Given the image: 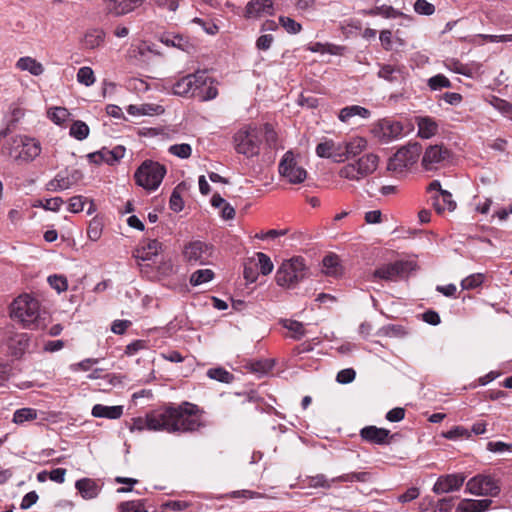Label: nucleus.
Segmentation results:
<instances>
[{
  "instance_id": "f257e3e1",
  "label": "nucleus",
  "mask_w": 512,
  "mask_h": 512,
  "mask_svg": "<svg viewBox=\"0 0 512 512\" xmlns=\"http://www.w3.org/2000/svg\"><path fill=\"white\" fill-rule=\"evenodd\" d=\"M309 275L310 271L305 260L295 256L282 262L276 271L275 281L282 288L294 289Z\"/></svg>"
},
{
  "instance_id": "f03ea898",
  "label": "nucleus",
  "mask_w": 512,
  "mask_h": 512,
  "mask_svg": "<svg viewBox=\"0 0 512 512\" xmlns=\"http://www.w3.org/2000/svg\"><path fill=\"white\" fill-rule=\"evenodd\" d=\"M10 315L25 328H37L41 318L40 303L28 294L20 295L12 302Z\"/></svg>"
},
{
  "instance_id": "7ed1b4c3",
  "label": "nucleus",
  "mask_w": 512,
  "mask_h": 512,
  "mask_svg": "<svg viewBox=\"0 0 512 512\" xmlns=\"http://www.w3.org/2000/svg\"><path fill=\"white\" fill-rule=\"evenodd\" d=\"M174 411V433L195 432L204 426L201 420V411L197 405L190 402L174 404Z\"/></svg>"
},
{
  "instance_id": "20e7f679",
  "label": "nucleus",
  "mask_w": 512,
  "mask_h": 512,
  "mask_svg": "<svg viewBox=\"0 0 512 512\" xmlns=\"http://www.w3.org/2000/svg\"><path fill=\"white\" fill-rule=\"evenodd\" d=\"M262 137V129L252 125L244 126L233 137L236 152L248 158L257 156L260 152Z\"/></svg>"
},
{
  "instance_id": "39448f33",
  "label": "nucleus",
  "mask_w": 512,
  "mask_h": 512,
  "mask_svg": "<svg viewBox=\"0 0 512 512\" xmlns=\"http://www.w3.org/2000/svg\"><path fill=\"white\" fill-rule=\"evenodd\" d=\"M166 172V167L159 162L145 160L137 168L134 178L138 186L154 191L160 186Z\"/></svg>"
},
{
  "instance_id": "423d86ee",
  "label": "nucleus",
  "mask_w": 512,
  "mask_h": 512,
  "mask_svg": "<svg viewBox=\"0 0 512 512\" xmlns=\"http://www.w3.org/2000/svg\"><path fill=\"white\" fill-rule=\"evenodd\" d=\"M379 164V157L374 153H367L357 161L343 166L338 175L350 181H360L361 179L373 174Z\"/></svg>"
},
{
  "instance_id": "0eeeda50",
  "label": "nucleus",
  "mask_w": 512,
  "mask_h": 512,
  "mask_svg": "<svg viewBox=\"0 0 512 512\" xmlns=\"http://www.w3.org/2000/svg\"><path fill=\"white\" fill-rule=\"evenodd\" d=\"M10 157L25 162L33 161L41 153L38 141L27 136L17 135L11 138V142L4 146Z\"/></svg>"
},
{
  "instance_id": "6e6552de",
  "label": "nucleus",
  "mask_w": 512,
  "mask_h": 512,
  "mask_svg": "<svg viewBox=\"0 0 512 512\" xmlns=\"http://www.w3.org/2000/svg\"><path fill=\"white\" fill-rule=\"evenodd\" d=\"M422 152V146L418 142H410L401 147L393 157L389 159L387 169L394 172H403L406 168L415 164Z\"/></svg>"
},
{
  "instance_id": "1a4fd4ad",
  "label": "nucleus",
  "mask_w": 512,
  "mask_h": 512,
  "mask_svg": "<svg viewBox=\"0 0 512 512\" xmlns=\"http://www.w3.org/2000/svg\"><path fill=\"white\" fill-rule=\"evenodd\" d=\"M174 404L160 406L149 412L150 431L174 433Z\"/></svg>"
},
{
  "instance_id": "9d476101",
  "label": "nucleus",
  "mask_w": 512,
  "mask_h": 512,
  "mask_svg": "<svg viewBox=\"0 0 512 512\" xmlns=\"http://www.w3.org/2000/svg\"><path fill=\"white\" fill-rule=\"evenodd\" d=\"M466 490L474 495L495 497L500 493V486L493 476L478 474L468 480Z\"/></svg>"
},
{
  "instance_id": "9b49d317",
  "label": "nucleus",
  "mask_w": 512,
  "mask_h": 512,
  "mask_svg": "<svg viewBox=\"0 0 512 512\" xmlns=\"http://www.w3.org/2000/svg\"><path fill=\"white\" fill-rule=\"evenodd\" d=\"M279 174L291 184H300L307 178V171L298 165L292 151H287L278 166Z\"/></svg>"
},
{
  "instance_id": "f8f14e48",
  "label": "nucleus",
  "mask_w": 512,
  "mask_h": 512,
  "mask_svg": "<svg viewBox=\"0 0 512 512\" xmlns=\"http://www.w3.org/2000/svg\"><path fill=\"white\" fill-rule=\"evenodd\" d=\"M205 79L206 71H197L194 74L186 75L173 85V93L183 97H196V92L205 84Z\"/></svg>"
},
{
  "instance_id": "ddd939ff",
  "label": "nucleus",
  "mask_w": 512,
  "mask_h": 512,
  "mask_svg": "<svg viewBox=\"0 0 512 512\" xmlns=\"http://www.w3.org/2000/svg\"><path fill=\"white\" fill-rule=\"evenodd\" d=\"M371 132L381 143H389L402 135L403 126L398 121L382 119L373 126Z\"/></svg>"
},
{
  "instance_id": "4468645a",
  "label": "nucleus",
  "mask_w": 512,
  "mask_h": 512,
  "mask_svg": "<svg viewBox=\"0 0 512 512\" xmlns=\"http://www.w3.org/2000/svg\"><path fill=\"white\" fill-rule=\"evenodd\" d=\"M413 267L414 264L410 261H396L394 263L384 264L374 270L372 278L393 281L397 277H402L407 274Z\"/></svg>"
},
{
  "instance_id": "2eb2a0df",
  "label": "nucleus",
  "mask_w": 512,
  "mask_h": 512,
  "mask_svg": "<svg viewBox=\"0 0 512 512\" xmlns=\"http://www.w3.org/2000/svg\"><path fill=\"white\" fill-rule=\"evenodd\" d=\"M452 156L451 151L444 145L436 144L430 145L426 148L423 158L422 166L426 170H432L437 168L438 165L445 164L450 161Z\"/></svg>"
},
{
  "instance_id": "dca6fc26",
  "label": "nucleus",
  "mask_w": 512,
  "mask_h": 512,
  "mask_svg": "<svg viewBox=\"0 0 512 512\" xmlns=\"http://www.w3.org/2000/svg\"><path fill=\"white\" fill-rule=\"evenodd\" d=\"M465 479L466 477L462 473L441 475L434 483L432 491L438 495L458 491L463 486Z\"/></svg>"
},
{
  "instance_id": "f3484780",
  "label": "nucleus",
  "mask_w": 512,
  "mask_h": 512,
  "mask_svg": "<svg viewBox=\"0 0 512 512\" xmlns=\"http://www.w3.org/2000/svg\"><path fill=\"white\" fill-rule=\"evenodd\" d=\"M145 0H103L104 10L113 16H123L140 7Z\"/></svg>"
},
{
  "instance_id": "a211bd4d",
  "label": "nucleus",
  "mask_w": 512,
  "mask_h": 512,
  "mask_svg": "<svg viewBox=\"0 0 512 512\" xmlns=\"http://www.w3.org/2000/svg\"><path fill=\"white\" fill-rule=\"evenodd\" d=\"M185 259L191 264H205L211 256L208 245L201 241H194L185 246L183 251Z\"/></svg>"
},
{
  "instance_id": "6ab92c4d",
  "label": "nucleus",
  "mask_w": 512,
  "mask_h": 512,
  "mask_svg": "<svg viewBox=\"0 0 512 512\" xmlns=\"http://www.w3.org/2000/svg\"><path fill=\"white\" fill-rule=\"evenodd\" d=\"M275 14L272 0H251L245 7L244 17L247 19H257Z\"/></svg>"
},
{
  "instance_id": "aec40b11",
  "label": "nucleus",
  "mask_w": 512,
  "mask_h": 512,
  "mask_svg": "<svg viewBox=\"0 0 512 512\" xmlns=\"http://www.w3.org/2000/svg\"><path fill=\"white\" fill-rule=\"evenodd\" d=\"M163 250V245L156 239L144 240L134 251L133 256L141 261H153Z\"/></svg>"
},
{
  "instance_id": "412c9836",
  "label": "nucleus",
  "mask_w": 512,
  "mask_h": 512,
  "mask_svg": "<svg viewBox=\"0 0 512 512\" xmlns=\"http://www.w3.org/2000/svg\"><path fill=\"white\" fill-rule=\"evenodd\" d=\"M377 76L392 84H402L406 79V69L400 65L383 64Z\"/></svg>"
},
{
  "instance_id": "4be33fe9",
  "label": "nucleus",
  "mask_w": 512,
  "mask_h": 512,
  "mask_svg": "<svg viewBox=\"0 0 512 512\" xmlns=\"http://www.w3.org/2000/svg\"><path fill=\"white\" fill-rule=\"evenodd\" d=\"M389 434V430L376 426H366L360 431V436L363 440L377 445L388 443Z\"/></svg>"
},
{
  "instance_id": "5701e85b",
  "label": "nucleus",
  "mask_w": 512,
  "mask_h": 512,
  "mask_svg": "<svg viewBox=\"0 0 512 512\" xmlns=\"http://www.w3.org/2000/svg\"><path fill=\"white\" fill-rule=\"evenodd\" d=\"M75 488L80 493L82 498L86 500L96 498L100 491L101 486L96 482V480L91 478H82L76 481Z\"/></svg>"
},
{
  "instance_id": "b1692460",
  "label": "nucleus",
  "mask_w": 512,
  "mask_h": 512,
  "mask_svg": "<svg viewBox=\"0 0 512 512\" xmlns=\"http://www.w3.org/2000/svg\"><path fill=\"white\" fill-rule=\"evenodd\" d=\"M492 504V500L490 499H463L458 504L456 511L457 512H484L486 511L490 505Z\"/></svg>"
},
{
  "instance_id": "393cba45",
  "label": "nucleus",
  "mask_w": 512,
  "mask_h": 512,
  "mask_svg": "<svg viewBox=\"0 0 512 512\" xmlns=\"http://www.w3.org/2000/svg\"><path fill=\"white\" fill-rule=\"evenodd\" d=\"M92 416L96 418L119 419L123 414V406H105L96 404L91 411Z\"/></svg>"
},
{
  "instance_id": "a878e982",
  "label": "nucleus",
  "mask_w": 512,
  "mask_h": 512,
  "mask_svg": "<svg viewBox=\"0 0 512 512\" xmlns=\"http://www.w3.org/2000/svg\"><path fill=\"white\" fill-rule=\"evenodd\" d=\"M433 206L440 214L444 211H453L456 208V202L452 199V194L447 190H441V193L433 197Z\"/></svg>"
},
{
  "instance_id": "bb28decb",
  "label": "nucleus",
  "mask_w": 512,
  "mask_h": 512,
  "mask_svg": "<svg viewBox=\"0 0 512 512\" xmlns=\"http://www.w3.org/2000/svg\"><path fill=\"white\" fill-rule=\"evenodd\" d=\"M370 115L371 112L367 108L359 105H351L342 108L339 112L338 118L341 122L347 123L351 118L355 116L367 119L370 117Z\"/></svg>"
},
{
  "instance_id": "cd10ccee",
  "label": "nucleus",
  "mask_w": 512,
  "mask_h": 512,
  "mask_svg": "<svg viewBox=\"0 0 512 512\" xmlns=\"http://www.w3.org/2000/svg\"><path fill=\"white\" fill-rule=\"evenodd\" d=\"M16 68L21 71H28L34 76H39L44 72L43 65L29 56L19 58L16 62Z\"/></svg>"
},
{
  "instance_id": "c85d7f7f",
  "label": "nucleus",
  "mask_w": 512,
  "mask_h": 512,
  "mask_svg": "<svg viewBox=\"0 0 512 512\" xmlns=\"http://www.w3.org/2000/svg\"><path fill=\"white\" fill-rule=\"evenodd\" d=\"M367 147V140L363 137H354L344 142L346 159L360 155Z\"/></svg>"
},
{
  "instance_id": "c756f323",
  "label": "nucleus",
  "mask_w": 512,
  "mask_h": 512,
  "mask_svg": "<svg viewBox=\"0 0 512 512\" xmlns=\"http://www.w3.org/2000/svg\"><path fill=\"white\" fill-rule=\"evenodd\" d=\"M418 135L421 138L429 139L438 131L437 123L430 117H421L417 121Z\"/></svg>"
},
{
  "instance_id": "7c9ffc66",
  "label": "nucleus",
  "mask_w": 512,
  "mask_h": 512,
  "mask_svg": "<svg viewBox=\"0 0 512 512\" xmlns=\"http://www.w3.org/2000/svg\"><path fill=\"white\" fill-rule=\"evenodd\" d=\"M205 84L196 92V98L200 101H209L217 97L218 90L215 86L214 80L206 74Z\"/></svg>"
},
{
  "instance_id": "2f4dec72",
  "label": "nucleus",
  "mask_w": 512,
  "mask_h": 512,
  "mask_svg": "<svg viewBox=\"0 0 512 512\" xmlns=\"http://www.w3.org/2000/svg\"><path fill=\"white\" fill-rule=\"evenodd\" d=\"M29 346V337L25 333L15 335L10 341L13 355L21 356Z\"/></svg>"
},
{
  "instance_id": "473e14b6",
  "label": "nucleus",
  "mask_w": 512,
  "mask_h": 512,
  "mask_svg": "<svg viewBox=\"0 0 512 512\" xmlns=\"http://www.w3.org/2000/svg\"><path fill=\"white\" fill-rule=\"evenodd\" d=\"M38 417V412L33 408H21L17 409L13 414V423L22 425L25 422H30Z\"/></svg>"
},
{
  "instance_id": "72a5a7b5",
  "label": "nucleus",
  "mask_w": 512,
  "mask_h": 512,
  "mask_svg": "<svg viewBox=\"0 0 512 512\" xmlns=\"http://www.w3.org/2000/svg\"><path fill=\"white\" fill-rule=\"evenodd\" d=\"M282 326L289 330L292 334L291 337L295 340H300L305 335V328L301 322L291 319H282L280 321Z\"/></svg>"
},
{
  "instance_id": "f704fd0d",
  "label": "nucleus",
  "mask_w": 512,
  "mask_h": 512,
  "mask_svg": "<svg viewBox=\"0 0 512 512\" xmlns=\"http://www.w3.org/2000/svg\"><path fill=\"white\" fill-rule=\"evenodd\" d=\"M373 476L369 472H352L343 474L341 476H338L336 478H333L332 481H339V482H370L372 480Z\"/></svg>"
},
{
  "instance_id": "c9c22d12",
  "label": "nucleus",
  "mask_w": 512,
  "mask_h": 512,
  "mask_svg": "<svg viewBox=\"0 0 512 512\" xmlns=\"http://www.w3.org/2000/svg\"><path fill=\"white\" fill-rule=\"evenodd\" d=\"M104 32L102 30H92L85 34L84 45L86 48L94 49L100 46L104 41Z\"/></svg>"
},
{
  "instance_id": "e433bc0d",
  "label": "nucleus",
  "mask_w": 512,
  "mask_h": 512,
  "mask_svg": "<svg viewBox=\"0 0 512 512\" xmlns=\"http://www.w3.org/2000/svg\"><path fill=\"white\" fill-rule=\"evenodd\" d=\"M213 277L214 272L211 269H199L192 273L190 277V284L192 286H198L211 281Z\"/></svg>"
},
{
  "instance_id": "4c0bfd02",
  "label": "nucleus",
  "mask_w": 512,
  "mask_h": 512,
  "mask_svg": "<svg viewBox=\"0 0 512 512\" xmlns=\"http://www.w3.org/2000/svg\"><path fill=\"white\" fill-rule=\"evenodd\" d=\"M89 131L88 125L80 120L74 121L70 127V135L79 141L86 139Z\"/></svg>"
},
{
  "instance_id": "58836bf2",
  "label": "nucleus",
  "mask_w": 512,
  "mask_h": 512,
  "mask_svg": "<svg viewBox=\"0 0 512 512\" xmlns=\"http://www.w3.org/2000/svg\"><path fill=\"white\" fill-rule=\"evenodd\" d=\"M207 376L221 383H230L234 378L233 374L221 367L209 369Z\"/></svg>"
},
{
  "instance_id": "ea45409f",
  "label": "nucleus",
  "mask_w": 512,
  "mask_h": 512,
  "mask_svg": "<svg viewBox=\"0 0 512 512\" xmlns=\"http://www.w3.org/2000/svg\"><path fill=\"white\" fill-rule=\"evenodd\" d=\"M255 257L258 260L255 265L258 266L263 275H268L273 271L274 265L268 255L263 252H257Z\"/></svg>"
},
{
  "instance_id": "a19ab883",
  "label": "nucleus",
  "mask_w": 512,
  "mask_h": 512,
  "mask_svg": "<svg viewBox=\"0 0 512 512\" xmlns=\"http://www.w3.org/2000/svg\"><path fill=\"white\" fill-rule=\"evenodd\" d=\"M323 266L325 273L331 276H336L339 273V259L335 254H330L324 257Z\"/></svg>"
},
{
  "instance_id": "79ce46f5",
  "label": "nucleus",
  "mask_w": 512,
  "mask_h": 512,
  "mask_svg": "<svg viewBox=\"0 0 512 512\" xmlns=\"http://www.w3.org/2000/svg\"><path fill=\"white\" fill-rule=\"evenodd\" d=\"M168 152L178 158L187 159L192 154V147L187 143L174 144L168 148Z\"/></svg>"
},
{
  "instance_id": "37998d69",
  "label": "nucleus",
  "mask_w": 512,
  "mask_h": 512,
  "mask_svg": "<svg viewBox=\"0 0 512 512\" xmlns=\"http://www.w3.org/2000/svg\"><path fill=\"white\" fill-rule=\"evenodd\" d=\"M77 81L87 87L93 85L95 82L93 70L88 66L81 67L77 72Z\"/></svg>"
},
{
  "instance_id": "c03bdc74",
  "label": "nucleus",
  "mask_w": 512,
  "mask_h": 512,
  "mask_svg": "<svg viewBox=\"0 0 512 512\" xmlns=\"http://www.w3.org/2000/svg\"><path fill=\"white\" fill-rule=\"evenodd\" d=\"M279 23L289 34H297L302 30V25L290 17L280 16Z\"/></svg>"
},
{
  "instance_id": "a18cd8bd",
  "label": "nucleus",
  "mask_w": 512,
  "mask_h": 512,
  "mask_svg": "<svg viewBox=\"0 0 512 512\" xmlns=\"http://www.w3.org/2000/svg\"><path fill=\"white\" fill-rule=\"evenodd\" d=\"M484 281V275L481 273H475L467 276L462 280L461 286L465 290H471L479 287Z\"/></svg>"
},
{
  "instance_id": "49530a36",
  "label": "nucleus",
  "mask_w": 512,
  "mask_h": 512,
  "mask_svg": "<svg viewBox=\"0 0 512 512\" xmlns=\"http://www.w3.org/2000/svg\"><path fill=\"white\" fill-rule=\"evenodd\" d=\"M69 115L68 110L64 107H55L48 111L49 118L57 125L64 123Z\"/></svg>"
},
{
  "instance_id": "de8ad7c7",
  "label": "nucleus",
  "mask_w": 512,
  "mask_h": 512,
  "mask_svg": "<svg viewBox=\"0 0 512 512\" xmlns=\"http://www.w3.org/2000/svg\"><path fill=\"white\" fill-rule=\"evenodd\" d=\"M428 86L431 90H439L451 87V82L446 76L437 74L428 80Z\"/></svg>"
},
{
  "instance_id": "09e8293b",
  "label": "nucleus",
  "mask_w": 512,
  "mask_h": 512,
  "mask_svg": "<svg viewBox=\"0 0 512 512\" xmlns=\"http://www.w3.org/2000/svg\"><path fill=\"white\" fill-rule=\"evenodd\" d=\"M125 147L122 145H117L113 149H105L104 154H106L108 158V164L113 165L115 162L122 159L125 155Z\"/></svg>"
},
{
  "instance_id": "8fccbe9b",
  "label": "nucleus",
  "mask_w": 512,
  "mask_h": 512,
  "mask_svg": "<svg viewBox=\"0 0 512 512\" xmlns=\"http://www.w3.org/2000/svg\"><path fill=\"white\" fill-rule=\"evenodd\" d=\"M333 482L334 481H332V479L331 480L327 479L326 476L323 474L311 476V477H308V479H307L308 486L313 487V488H318V487L330 488L331 484Z\"/></svg>"
},
{
  "instance_id": "3c124183",
  "label": "nucleus",
  "mask_w": 512,
  "mask_h": 512,
  "mask_svg": "<svg viewBox=\"0 0 512 512\" xmlns=\"http://www.w3.org/2000/svg\"><path fill=\"white\" fill-rule=\"evenodd\" d=\"M48 283L58 293L66 291L68 289L67 279L62 275H51L48 277Z\"/></svg>"
},
{
  "instance_id": "603ef678",
  "label": "nucleus",
  "mask_w": 512,
  "mask_h": 512,
  "mask_svg": "<svg viewBox=\"0 0 512 512\" xmlns=\"http://www.w3.org/2000/svg\"><path fill=\"white\" fill-rule=\"evenodd\" d=\"M487 450L492 453L512 452V443L502 441H490L487 443Z\"/></svg>"
},
{
  "instance_id": "864d4df0",
  "label": "nucleus",
  "mask_w": 512,
  "mask_h": 512,
  "mask_svg": "<svg viewBox=\"0 0 512 512\" xmlns=\"http://www.w3.org/2000/svg\"><path fill=\"white\" fill-rule=\"evenodd\" d=\"M414 10L420 15H432L435 12V6L427 0H417L414 4Z\"/></svg>"
},
{
  "instance_id": "5fc2aeb1",
  "label": "nucleus",
  "mask_w": 512,
  "mask_h": 512,
  "mask_svg": "<svg viewBox=\"0 0 512 512\" xmlns=\"http://www.w3.org/2000/svg\"><path fill=\"white\" fill-rule=\"evenodd\" d=\"M334 149V141L326 140L324 142L319 143L316 146V154L321 158H329L332 155V150Z\"/></svg>"
},
{
  "instance_id": "6e6d98bb",
  "label": "nucleus",
  "mask_w": 512,
  "mask_h": 512,
  "mask_svg": "<svg viewBox=\"0 0 512 512\" xmlns=\"http://www.w3.org/2000/svg\"><path fill=\"white\" fill-rule=\"evenodd\" d=\"M178 189H179V186H177L173 190V192L170 196V200H169L170 209L174 212H180L184 207V201H183Z\"/></svg>"
},
{
  "instance_id": "4d7b16f0",
  "label": "nucleus",
  "mask_w": 512,
  "mask_h": 512,
  "mask_svg": "<svg viewBox=\"0 0 512 512\" xmlns=\"http://www.w3.org/2000/svg\"><path fill=\"white\" fill-rule=\"evenodd\" d=\"M131 432L134 431H143L145 429L150 430L149 425V412L146 414V416L143 417H135L132 419V424L129 427Z\"/></svg>"
},
{
  "instance_id": "13d9d810",
  "label": "nucleus",
  "mask_w": 512,
  "mask_h": 512,
  "mask_svg": "<svg viewBox=\"0 0 512 512\" xmlns=\"http://www.w3.org/2000/svg\"><path fill=\"white\" fill-rule=\"evenodd\" d=\"M102 234V223L99 220H92L87 229L88 238L97 241Z\"/></svg>"
},
{
  "instance_id": "bf43d9fd",
  "label": "nucleus",
  "mask_w": 512,
  "mask_h": 512,
  "mask_svg": "<svg viewBox=\"0 0 512 512\" xmlns=\"http://www.w3.org/2000/svg\"><path fill=\"white\" fill-rule=\"evenodd\" d=\"M443 436L446 439L456 440V439H459L462 437H466V438L470 437V432L462 426H456V427L450 429L449 431L445 432L443 434Z\"/></svg>"
},
{
  "instance_id": "052dcab7",
  "label": "nucleus",
  "mask_w": 512,
  "mask_h": 512,
  "mask_svg": "<svg viewBox=\"0 0 512 512\" xmlns=\"http://www.w3.org/2000/svg\"><path fill=\"white\" fill-rule=\"evenodd\" d=\"M85 202V197L81 195L73 196L69 199L68 210L72 213L82 212L84 210Z\"/></svg>"
},
{
  "instance_id": "680f3d73",
  "label": "nucleus",
  "mask_w": 512,
  "mask_h": 512,
  "mask_svg": "<svg viewBox=\"0 0 512 512\" xmlns=\"http://www.w3.org/2000/svg\"><path fill=\"white\" fill-rule=\"evenodd\" d=\"M356 377V372L353 368H346L338 372L336 380L341 384H349Z\"/></svg>"
},
{
  "instance_id": "e2e57ef3",
  "label": "nucleus",
  "mask_w": 512,
  "mask_h": 512,
  "mask_svg": "<svg viewBox=\"0 0 512 512\" xmlns=\"http://www.w3.org/2000/svg\"><path fill=\"white\" fill-rule=\"evenodd\" d=\"M339 47L335 46V45H332V44H322L320 42H316L314 44H312L310 47H309V50L311 52H319V53H330V54H336L337 53V49Z\"/></svg>"
},
{
  "instance_id": "0e129e2a",
  "label": "nucleus",
  "mask_w": 512,
  "mask_h": 512,
  "mask_svg": "<svg viewBox=\"0 0 512 512\" xmlns=\"http://www.w3.org/2000/svg\"><path fill=\"white\" fill-rule=\"evenodd\" d=\"M332 155L330 159H332L336 163H342L346 160L344 142L343 143H335L334 149L332 150Z\"/></svg>"
},
{
  "instance_id": "69168bd1",
  "label": "nucleus",
  "mask_w": 512,
  "mask_h": 512,
  "mask_svg": "<svg viewBox=\"0 0 512 512\" xmlns=\"http://www.w3.org/2000/svg\"><path fill=\"white\" fill-rule=\"evenodd\" d=\"M155 5L161 9L169 12H175L181 0H153Z\"/></svg>"
},
{
  "instance_id": "338daca9",
  "label": "nucleus",
  "mask_w": 512,
  "mask_h": 512,
  "mask_svg": "<svg viewBox=\"0 0 512 512\" xmlns=\"http://www.w3.org/2000/svg\"><path fill=\"white\" fill-rule=\"evenodd\" d=\"M99 362L97 358H87L79 363H75L70 365V369L74 372H77L79 370L88 371L92 365H95Z\"/></svg>"
},
{
  "instance_id": "774afa93",
  "label": "nucleus",
  "mask_w": 512,
  "mask_h": 512,
  "mask_svg": "<svg viewBox=\"0 0 512 512\" xmlns=\"http://www.w3.org/2000/svg\"><path fill=\"white\" fill-rule=\"evenodd\" d=\"M452 497L442 498L436 504L435 512H450L453 507Z\"/></svg>"
}]
</instances>
